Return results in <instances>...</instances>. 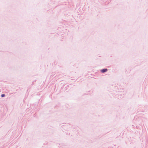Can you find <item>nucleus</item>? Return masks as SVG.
<instances>
[{
  "label": "nucleus",
  "mask_w": 148,
  "mask_h": 148,
  "mask_svg": "<svg viewBox=\"0 0 148 148\" xmlns=\"http://www.w3.org/2000/svg\"><path fill=\"white\" fill-rule=\"evenodd\" d=\"M108 71V69H103L101 70V72L102 73H104Z\"/></svg>",
  "instance_id": "obj_1"
},
{
  "label": "nucleus",
  "mask_w": 148,
  "mask_h": 148,
  "mask_svg": "<svg viewBox=\"0 0 148 148\" xmlns=\"http://www.w3.org/2000/svg\"><path fill=\"white\" fill-rule=\"evenodd\" d=\"M5 95L4 94H2L1 95V96L2 97H4L5 96Z\"/></svg>",
  "instance_id": "obj_2"
}]
</instances>
